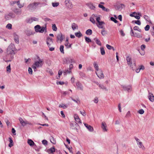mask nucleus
I'll list each match as a JSON object with an SVG mask.
<instances>
[{
	"instance_id": "30",
	"label": "nucleus",
	"mask_w": 154,
	"mask_h": 154,
	"mask_svg": "<svg viewBox=\"0 0 154 154\" xmlns=\"http://www.w3.org/2000/svg\"><path fill=\"white\" fill-rule=\"evenodd\" d=\"M88 7L91 10H94L95 8V6H94L93 4L91 3H89L88 4Z\"/></svg>"
},
{
	"instance_id": "43",
	"label": "nucleus",
	"mask_w": 154,
	"mask_h": 154,
	"mask_svg": "<svg viewBox=\"0 0 154 154\" xmlns=\"http://www.w3.org/2000/svg\"><path fill=\"white\" fill-rule=\"evenodd\" d=\"M130 16L131 17H134L135 18H136L138 20L140 18V16H139V15H138V16L134 15H133V14H130Z\"/></svg>"
},
{
	"instance_id": "22",
	"label": "nucleus",
	"mask_w": 154,
	"mask_h": 154,
	"mask_svg": "<svg viewBox=\"0 0 154 154\" xmlns=\"http://www.w3.org/2000/svg\"><path fill=\"white\" fill-rule=\"evenodd\" d=\"M84 125L90 131L93 132V131L94 128L91 126L88 125V124L86 123H85Z\"/></svg>"
},
{
	"instance_id": "33",
	"label": "nucleus",
	"mask_w": 154,
	"mask_h": 154,
	"mask_svg": "<svg viewBox=\"0 0 154 154\" xmlns=\"http://www.w3.org/2000/svg\"><path fill=\"white\" fill-rule=\"evenodd\" d=\"M94 40L97 44L100 46H101V43L98 39L97 38H95L94 39Z\"/></svg>"
},
{
	"instance_id": "5",
	"label": "nucleus",
	"mask_w": 154,
	"mask_h": 154,
	"mask_svg": "<svg viewBox=\"0 0 154 154\" xmlns=\"http://www.w3.org/2000/svg\"><path fill=\"white\" fill-rule=\"evenodd\" d=\"M34 29L35 32L42 33L44 31L46 32V27H41L40 25H38L34 27Z\"/></svg>"
},
{
	"instance_id": "29",
	"label": "nucleus",
	"mask_w": 154,
	"mask_h": 154,
	"mask_svg": "<svg viewBox=\"0 0 154 154\" xmlns=\"http://www.w3.org/2000/svg\"><path fill=\"white\" fill-rule=\"evenodd\" d=\"M27 143L31 146H33L35 144L34 142L31 139L28 140Z\"/></svg>"
},
{
	"instance_id": "61",
	"label": "nucleus",
	"mask_w": 154,
	"mask_h": 154,
	"mask_svg": "<svg viewBox=\"0 0 154 154\" xmlns=\"http://www.w3.org/2000/svg\"><path fill=\"white\" fill-rule=\"evenodd\" d=\"M57 85H63L64 84V82H57Z\"/></svg>"
},
{
	"instance_id": "59",
	"label": "nucleus",
	"mask_w": 154,
	"mask_h": 154,
	"mask_svg": "<svg viewBox=\"0 0 154 154\" xmlns=\"http://www.w3.org/2000/svg\"><path fill=\"white\" fill-rule=\"evenodd\" d=\"M62 71L60 70H59L58 72L59 76L57 78V79H59L60 78V76L62 74Z\"/></svg>"
},
{
	"instance_id": "23",
	"label": "nucleus",
	"mask_w": 154,
	"mask_h": 154,
	"mask_svg": "<svg viewBox=\"0 0 154 154\" xmlns=\"http://www.w3.org/2000/svg\"><path fill=\"white\" fill-rule=\"evenodd\" d=\"M75 120L76 122L82 124V122L79 118V117L77 114H75L74 116Z\"/></svg>"
},
{
	"instance_id": "62",
	"label": "nucleus",
	"mask_w": 154,
	"mask_h": 154,
	"mask_svg": "<svg viewBox=\"0 0 154 154\" xmlns=\"http://www.w3.org/2000/svg\"><path fill=\"white\" fill-rule=\"evenodd\" d=\"M42 143L45 145H47L48 143L47 141L46 140H43L42 141Z\"/></svg>"
},
{
	"instance_id": "52",
	"label": "nucleus",
	"mask_w": 154,
	"mask_h": 154,
	"mask_svg": "<svg viewBox=\"0 0 154 154\" xmlns=\"http://www.w3.org/2000/svg\"><path fill=\"white\" fill-rule=\"evenodd\" d=\"M93 101L94 103H97L98 102V98L97 97H95L93 100Z\"/></svg>"
},
{
	"instance_id": "39",
	"label": "nucleus",
	"mask_w": 154,
	"mask_h": 154,
	"mask_svg": "<svg viewBox=\"0 0 154 154\" xmlns=\"http://www.w3.org/2000/svg\"><path fill=\"white\" fill-rule=\"evenodd\" d=\"M6 71L7 72H8L9 73L11 72V69L10 64H9V65L6 67Z\"/></svg>"
},
{
	"instance_id": "7",
	"label": "nucleus",
	"mask_w": 154,
	"mask_h": 154,
	"mask_svg": "<svg viewBox=\"0 0 154 154\" xmlns=\"http://www.w3.org/2000/svg\"><path fill=\"white\" fill-rule=\"evenodd\" d=\"M121 87L125 91H126L129 92L132 90V86L131 85H122Z\"/></svg>"
},
{
	"instance_id": "63",
	"label": "nucleus",
	"mask_w": 154,
	"mask_h": 154,
	"mask_svg": "<svg viewBox=\"0 0 154 154\" xmlns=\"http://www.w3.org/2000/svg\"><path fill=\"white\" fill-rule=\"evenodd\" d=\"M61 93L63 94L64 96L66 94H69V92L67 91H63Z\"/></svg>"
},
{
	"instance_id": "47",
	"label": "nucleus",
	"mask_w": 154,
	"mask_h": 154,
	"mask_svg": "<svg viewBox=\"0 0 154 154\" xmlns=\"http://www.w3.org/2000/svg\"><path fill=\"white\" fill-rule=\"evenodd\" d=\"M52 27L53 31H56L57 30V28L55 24H53L52 25Z\"/></svg>"
},
{
	"instance_id": "2",
	"label": "nucleus",
	"mask_w": 154,
	"mask_h": 154,
	"mask_svg": "<svg viewBox=\"0 0 154 154\" xmlns=\"http://www.w3.org/2000/svg\"><path fill=\"white\" fill-rule=\"evenodd\" d=\"M15 50V46L14 44L11 43L9 46L7 50V53L8 54H11V59L14 58V51Z\"/></svg>"
},
{
	"instance_id": "31",
	"label": "nucleus",
	"mask_w": 154,
	"mask_h": 154,
	"mask_svg": "<svg viewBox=\"0 0 154 154\" xmlns=\"http://www.w3.org/2000/svg\"><path fill=\"white\" fill-rule=\"evenodd\" d=\"M64 45L67 48H70L71 47L72 44H70L69 42H65Z\"/></svg>"
},
{
	"instance_id": "51",
	"label": "nucleus",
	"mask_w": 154,
	"mask_h": 154,
	"mask_svg": "<svg viewBox=\"0 0 154 154\" xmlns=\"http://www.w3.org/2000/svg\"><path fill=\"white\" fill-rule=\"evenodd\" d=\"M59 5V3L58 2H56V3H52V5L53 7H57Z\"/></svg>"
},
{
	"instance_id": "36",
	"label": "nucleus",
	"mask_w": 154,
	"mask_h": 154,
	"mask_svg": "<svg viewBox=\"0 0 154 154\" xmlns=\"http://www.w3.org/2000/svg\"><path fill=\"white\" fill-rule=\"evenodd\" d=\"M100 51L101 55H105V52L104 49L103 47H101L100 48Z\"/></svg>"
},
{
	"instance_id": "24",
	"label": "nucleus",
	"mask_w": 154,
	"mask_h": 154,
	"mask_svg": "<svg viewBox=\"0 0 154 154\" xmlns=\"http://www.w3.org/2000/svg\"><path fill=\"white\" fill-rule=\"evenodd\" d=\"M98 7L99 8H101L103 11L106 12H109V9L106 8L100 4L98 5Z\"/></svg>"
},
{
	"instance_id": "42",
	"label": "nucleus",
	"mask_w": 154,
	"mask_h": 154,
	"mask_svg": "<svg viewBox=\"0 0 154 154\" xmlns=\"http://www.w3.org/2000/svg\"><path fill=\"white\" fill-rule=\"evenodd\" d=\"M134 30H137L140 32H141V29H140L139 28V27H138V26H135L134 27Z\"/></svg>"
},
{
	"instance_id": "46",
	"label": "nucleus",
	"mask_w": 154,
	"mask_h": 154,
	"mask_svg": "<svg viewBox=\"0 0 154 154\" xmlns=\"http://www.w3.org/2000/svg\"><path fill=\"white\" fill-rule=\"evenodd\" d=\"M50 141L54 144H55L56 143L55 140L52 136H51V138H50Z\"/></svg>"
},
{
	"instance_id": "18",
	"label": "nucleus",
	"mask_w": 154,
	"mask_h": 154,
	"mask_svg": "<svg viewBox=\"0 0 154 154\" xmlns=\"http://www.w3.org/2000/svg\"><path fill=\"white\" fill-rule=\"evenodd\" d=\"M105 24V23L103 21H101L98 23H96L97 27L99 28L103 29V25Z\"/></svg>"
},
{
	"instance_id": "41",
	"label": "nucleus",
	"mask_w": 154,
	"mask_h": 154,
	"mask_svg": "<svg viewBox=\"0 0 154 154\" xmlns=\"http://www.w3.org/2000/svg\"><path fill=\"white\" fill-rule=\"evenodd\" d=\"M63 49H64V46L62 45H61L60 48V52L63 54H64V51Z\"/></svg>"
},
{
	"instance_id": "40",
	"label": "nucleus",
	"mask_w": 154,
	"mask_h": 154,
	"mask_svg": "<svg viewBox=\"0 0 154 154\" xmlns=\"http://www.w3.org/2000/svg\"><path fill=\"white\" fill-rule=\"evenodd\" d=\"M86 33L88 35H91L92 33V31L91 29H88L86 31Z\"/></svg>"
},
{
	"instance_id": "13",
	"label": "nucleus",
	"mask_w": 154,
	"mask_h": 154,
	"mask_svg": "<svg viewBox=\"0 0 154 154\" xmlns=\"http://www.w3.org/2000/svg\"><path fill=\"white\" fill-rule=\"evenodd\" d=\"M135 139L136 141L137 145H138L139 147L143 149L144 147V146L143 145L142 143L140 141V140L137 138L136 137Z\"/></svg>"
},
{
	"instance_id": "20",
	"label": "nucleus",
	"mask_w": 154,
	"mask_h": 154,
	"mask_svg": "<svg viewBox=\"0 0 154 154\" xmlns=\"http://www.w3.org/2000/svg\"><path fill=\"white\" fill-rule=\"evenodd\" d=\"M14 15L12 13H10L9 14L6 15L5 16V18L6 20H8L9 18H14Z\"/></svg>"
},
{
	"instance_id": "56",
	"label": "nucleus",
	"mask_w": 154,
	"mask_h": 154,
	"mask_svg": "<svg viewBox=\"0 0 154 154\" xmlns=\"http://www.w3.org/2000/svg\"><path fill=\"white\" fill-rule=\"evenodd\" d=\"M28 71L29 73L30 74H32V68L30 67H29L28 68Z\"/></svg>"
},
{
	"instance_id": "12",
	"label": "nucleus",
	"mask_w": 154,
	"mask_h": 154,
	"mask_svg": "<svg viewBox=\"0 0 154 154\" xmlns=\"http://www.w3.org/2000/svg\"><path fill=\"white\" fill-rule=\"evenodd\" d=\"M64 38L65 36H63L61 33H59L57 35V42L58 41H60L61 43Z\"/></svg>"
},
{
	"instance_id": "4",
	"label": "nucleus",
	"mask_w": 154,
	"mask_h": 154,
	"mask_svg": "<svg viewBox=\"0 0 154 154\" xmlns=\"http://www.w3.org/2000/svg\"><path fill=\"white\" fill-rule=\"evenodd\" d=\"M40 4L39 2H34L29 5L27 8V9L31 11H34Z\"/></svg>"
},
{
	"instance_id": "64",
	"label": "nucleus",
	"mask_w": 154,
	"mask_h": 154,
	"mask_svg": "<svg viewBox=\"0 0 154 154\" xmlns=\"http://www.w3.org/2000/svg\"><path fill=\"white\" fill-rule=\"evenodd\" d=\"M79 75H80L81 77H85V73H84L82 72H81L80 73H79Z\"/></svg>"
},
{
	"instance_id": "58",
	"label": "nucleus",
	"mask_w": 154,
	"mask_h": 154,
	"mask_svg": "<svg viewBox=\"0 0 154 154\" xmlns=\"http://www.w3.org/2000/svg\"><path fill=\"white\" fill-rule=\"evenodd\" d=\"M110 19L112 21L114 22L115 23H118V21L116 20L114 17H111Z\"/></svg>"
},
{
	"instance_id": "35",
	"label": "nucleus",
	"mask_w": 154,
	"mask_h": 154,
	"mask_svg": "<svg viewBox=\"0 0 154 154\" xmlns=\"http://www.w3.org/2000/svg\"><path fill=\"white\" fill-rule=\"evenodd\" d=\"M75 125V128H75L76 129H77V128H76V127H77L78 126V124L76 122H73L72 123H71L70 124V126L71 127H73V125Z\"/></svg>"
},
{
	"instance_id": "17",
	"label": "nucleus",
	"mask_w": 154,
	"mask_h": 154,
	"mask_svg": "<svg viewBox=\"0 0 154 154\" xmlns=\"http://www.w3.org/2000/svg\"><path fill=\"white\" fill-rule=\"evenodd\" d=\"M148 97L149 100L153 102L154 101V96L153 94L150 92L149 91Z\"/></svg>"
},
{
	"instance_id": "48",
	"label": "nucleus",
	"mask_w": 154,
	"mask_h": 154,
	"mask_svg": "<svg viewBox=\"0 0 154 154\" xmlns=\"http://www.w3.org/2000/svg\"><path fill=\"white\" fill-rule=\"evenodd\" d=\"M26 22L27 23H32L33 22L32 18L27 19L26 20Z\"/></svg>"
},
{
	"instance_id": "3",
	"label": "nucleus",
	"mask_w": 154,
	"mask_h": 154,
	"mask_svg": "<svg viewBox=\"0 0 154 154\" xmlns=\"http://www.w3.org/2000/svg\"><path fill=\"white\" fill-rule=\"evenodd\" d=\"M101 16L100 15H98L96 14H93L91 16L90 18V20L91 22L93 24H95L96 23V21L94 20V18H96V19L97 23L101 22L100 21Z\"/></svg>"
},
{
	"instance_id": "49",
	"label": "nucleus",
	"mask_w": 154,
	"mask_h": 154,
	"mask_svg": "<svg viewBox=\"0 0 154 154\" xmlns=\"http://www.w3.org/2000/svg\"><path fill=\"white\" fill-rule=\"evenodd\" d=\"M6 27L9 29H12V25L10 23H8L6 25Z\"/></svg>"
},
{
	"instance_id": "25",
	"label": "nucleus",
	"mask_w": 154,
	"mask_h": 154,
	"mask_svg": "<svg viewBox=\"0 0 154 154\" xmlns=\"http://www.w3.org/2000/svg\"><path fill=\"white\" fill-rule=\"evenodd\" d=\"M25 33L27 36H30L32 35L34 33L30 30H27L25 31Z\"/></svg>"
},
{
	"instance_id": "44",
	"label": "nucleus",
	"mask_w": 154,
	"mask_h": 154,
	"mask_svg": "<svg viewBox=\"0 0 154 154\" xmlns=\"http://www.w3.org/2000/svg\"><path fill=\"white\" fill-rule=\"evenodd\" d=\"M17 4L18 7L20 8L23 7L24 6V5H21L20 4L19 1H17Z\"/></svg>"
},
{
	"instance_id": "15",
	"label": "nucleus",
	"mask_w": 154,
	"mask_h": 154,
	"mask_svg": "<svg viewBox=\"0 0 154 154\" xmlns=\"http://www.w3.org/2000/svg\"><path fill=\"white\" fill-rule=\"evenodd\" d=\"M65 4L68 8H72V5L71 2L70 0H66L65 1Z\"/></svg>"
},
{
	"instance_id": "27",
	"label": "nucleus",
	"mask_w": 154,
	"mask_h": 154,
	"mask_svg": "<svg viewBox=\"0 0 154 154\" xmlns=\"http://www.w3.org/2000/svg\"><path fill=\"white\" fill-rule=\"evenodd\" d=\"M93 65L94 67L96 70L97 72L100 70V69H99V66L98 64L96 62H94L93 63Z\"/></svg>"
},
{
	"instance_id": "26",
	"label": "nucleus",
	"mask_w": 154,
	"mask_h": 154,
	"mask_svg": "<svg viewBox=\"0 0 154 154\" xmlns=\"http://www.w3.org/2000/svg\"><path fill=\"white\" fill-rule=\"evenodd\" d=\"M72 28L73 30L75 29H78V25L75 23H73L72 24Z\"/></svg>"
},
{
	"instance_id": "14",
	"label": "nucleus",
	"mask_w": 154,
	"mask_h": 154,
	"mask_svg": "<svg viewBox=\"0 0 154 154\" xmlns=\"http://www.w3.org/2000/svg\"><path fill=\"white\" fill-rule=\"evenodd\" d=\"M13 11L17 15H20L22 13V10L21 9L15 8L13 10Z\"/></svg>"
},
{
	"instance_id": "19",
	"label": "nucleus",
	"mask_w": 154,
	"mask_h": 154,
	"mask_svg": "<svg viewBox=\"0 0 154 154\" xmlns=\"http://www.w3.org/2000/svg\"><path fill=\"white\" fill-rule=\"evenodd\" d=\"M76 86L77 89L82 91L83 90V87L82 84L79 82H78L76 83Z\"/></svg>"
},
{
	"instance_id": "6",
	"label": "nucleus",
	"mask_w": 154,
	"mask_h": 154,
	"mask_svg": "<svg viewBox=\"0 0 154 154\" xmlns=\"http://www.w3.org/2000/svg\"><path fill=\"white\" fill-rule=\"evenodd\" d=\"M126 60L128 65L130 66L133 69L135 67L136 64L135 63H132L131 58V57H126Z\"/></svg>"
},
{
	"instance_id": "38",
	"label": "nucleus",
	"mask_w": 154,
	"mask_h": 154,
	"mask_svg": "<svg viewBox=\"0 0 154 154\" xmlns=\"http://www.w3.org/2000/svg\"><path fill=\"white\" fill-rule=\"evenodd\" d=\"M75 35L76 37L79 38H80L82 36V34L80 32L75 33Z\"/></svg>"
},
{
	"instance_id": "45",
	"label": "nucleus",
	"mask_w": 154,
	"mask_h": 154,
	"mask_svg": "<svg viewBox=\"0 0 154 154\" xmlns=\"http://www.w3.org/2000/svg\"><path fill=\"white\" fill-rule=\"evenodd\" d=\"M24 61L26 63H29L31 62V59L29 58H28V59L25 58Z\"/></svg>"
},
{
	"instance_id": "37",
	"label": "nucleus",
	"mask_w": 154,
	"mask_h": 154,
	"mask_svg": "<svg viewBox=\"0 0 154 154\" xmlns=\"http://www.w3.org/2000/svg\"><path fill=\"white\" fill-rule=\"evenodd\" d=\"M101 33L103 36H104L107 34L106 31L105 30L104 28L102 30Z\"/></svg>"
},
{
	"instance_id": "21",
	"label": "nucleus",
	"mask_w": 154,
	"mask_h": 154,
	"mask_svg": "<svg viewBox=\"0 0 154 154\" xmlns=\"http://www.w3.org/2000/svg\"><path fill=\"white\" fill-rule=\"evenodd\" d=\"M14 38L15 42L17 44L19 43V37L16 34H14Z\"/></svg>"
},
{
	"instance_id": "34",
	"label": "nucleus",
	"mask_w": 154,
	"mask_h": 154,
	"mask_svg": "<svg viewBox=\"0 0 154 154\" xmlns=\"http://www.w3.org/2000/svg\"><path fill=\"white\" fill-rule=\"evenodd\" d=\"M99 86L101 89H104L106 91H108V89L105 86L103 85H99Z\"/></svg>"
},
{
	"instance_id": "50",
	"label": "nucleus",
	"mask_w": 154,
	"mask_h": 154,
	"mask_svg": "<svg viewBox=\"0 0 154 154\" xmlns=\"http://www.w3.org/2000/svg\"><path fill=\"white\" fill-rule=\"evenodd\" d=\"M59 107L60 108H62L64 109H65L67 108V106L63 104H60Z\"/></svg>"
},
{
	"instance_id": "10",
	"label": "nucleus",
	"mask_w": 154,
	"mask_h": 154,
	"mask_svg": "<svg viewBox=\"0 0 154 154\" xmlns=\"http://www.w3.org/2000/svg\"><path fill=\"white\" fill-rule=\"evenodd\" d=\"M131 35L132 36H135L139 38H142V36L141 34L136 33H134L132 29L131 28Z\"/></svg>"
},
{
	"instance_id": "11",
	"label": "nucleus",
	"mask_w": 154,
	"mask_h": 154,
	"mask_svg": "<svg viewBox=\"0 0 154 154\" xmlns=\"http://www.w3.org/2000/svg\"><path fill=\"white\" fill-rule=\"evenodd\" d=\"M101 128L103 132H107L108 131L106 123L104 122L101 123Z\"/></svg>"
},
{
	"instance_id": "54",
	"label": "nucleus",
	"mask_w": 154,
	"mask_h": 154,
	"mask_svg": "<svg viewBox=\"0 0 154 154\" xmlns=\"http://www.w3.org/2000/svg\"><path fill=\"white\" fill-rule=\"evenodd\" d=\"M138 112L140 114H143L144 113V111L143 109H141L139 110Z\"/></svg>"
},
{
	"instance_id": "55",
	"label": "nucleus",
	"mask_w": 154,
	"mask_h": 154,
	"mask_svg": "<svg viewBox=\"0 0 154 154\" xmlns=\"http://www.w3.org/2000/svg\"><path fill=\"white\" fill-rule=\"evenodd\" d=\"M106 48L109 50H110L112 49V48H113V47L108 44L106 45Z\"/></svg>"
},
{
	"instance_id": "32",
	"label": "nucleus",
	"mask_w": 154,
	"mask_h": 154,
	"mask_svg": "<svg viewBox=\"0 0 154 154\" xmlns=\"http://www.w3.org/2000/svg\"><path fill=\"white\" fill-rule=\"evenodd\" d=\"M9 139L10 143L9 144L8 146L9 147H11L12 146H13V141L11 138L10 137Z\"/></svg>"
},
{
	"instance_id": "60",
	"label": "nucleus",
	"mask_w": 154,
	"mask_h": 154,
	"mask_svg": "<svg viewBox=\"0 0 154 154\" xmlns=\"http://www.w3.org/2000/svg\"><path fill=\"white\" fill-rule=\"evenodd\" d=\"M150 26L148 25H147L145 27V31H148L149 30Z\"/></svg>"
},
{
	"instance_id": "1",
	"label": "nucleus",
	"mask_w": 154,
	"mask_h": 154,
	"mask_svg": "<svg viewBox=\"0 0 154 154\" xmlns=\"http://www.w3.org/2000/svg\"><path fill=\"white\" fill-rule=\"evenodd\" d=\"M37 59L38 60L35 61L32 66V67L35 71H36L37 68L42 67L43 63V60L41 59L38 56H37Z\"/></svg>"
},
{
	"instance_id": "57",
	"label": "nucleus",
	"mask_w": 154,
	"mask_h": 154,
	"mask_svg": "<svg viewBox=\"0 0 154 154\" xmlns=\"http://www.w3.org/2000/svg\"><path fill=\"white\" fill-rule=\"evenodd\" d=\"M71 72L70 70H67L63 72V73L64 75H66V73H70Z\"/></svg>"
},
{
	"instance_id": "16",
	"label": "nucleus",
	"mask_w": 154,
	"mask_h": 154,
	"mask_svg": "<svg viewBox=\"0 0 154 154\" xmlns=\"http://www.w3.org/2000/svg\"><path fill=\"white\" fill-rule=\"evenodd\" d=\"M53 40L51 38L48 37L46 40V43L48 47H49L53 43Z\"/></svg>"
},
{
	"instance_id": "9",
	"label": "nucleus",
	"mask_w": 154,
	"mask_h": 154,
	"mask_svg": "<svg viewBox=\"0 0 154 154\" xmlns=\"http://www.w3.org/2000/svg\"><path fill=\"white\" fill-rule=\"evenodd\" d=\"M96 73L97 76L100 79H102L104 78V75L102 71L100 69V70L96 72Z\"/></svg>"
},
{
	"instance_id": "28",
	"label": "nucleus",
	"mask_w": 154,
	"mask_h": 154,
	"mask_svg": "<svg viewBox=\"0 0 154 154\" xmlns=\"http://www.w3.org/2000/svg\"><path fill=\"white\" fill-rule=\"evenodd\" d=\"M55 149L54 147H52L47 150V152L49 153H52L55 152Z\"/></svg>"
},
{
	"instance_id": "53",
	"label": "nucleus",
	"mask_w": 154,
	"mask_h": 154,
	"mask_svg": "<svg viewBox=\"0 0 154 154\" xmlns=\"http://www.w3.org/2000/svg\"><path fill=\"white\" fill-rule=\"evenodd\" d=\"M85 40L86 41V42H87L88 43L89 42H91V39L90 38H89L88 37H85Z\"/></svg>"
},
{
	"instance_id": "8",
	"label": "nucleus",
	"mask_w": 154,
	"mask_h": 154,
	"mask_svg": "<svg viewBox=\"0 0 154 154\" xmlns=\"http://www.w3.org/2000/svg\"><path fill=\"white\" fill-rule=\"evenodd\" d=\"M19 120L21 125L23 127L27 125H32L31 123L26 120L24 121L21 118H19Z\"/></svg>"
}]
</instances>
